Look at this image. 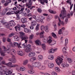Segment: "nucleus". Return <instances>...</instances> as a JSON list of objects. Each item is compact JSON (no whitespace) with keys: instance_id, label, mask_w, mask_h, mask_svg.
<instances>
[{"instance_id":"47","label":"nucleus","mask_w":75,"mask_h":75,"mask_svg":"<svg viewBox=\"0 0 75 75\" xmlns=\"http://www.w3.org/2000/svg\"><path fill=\"white\" fill-rule=\"evenodd\" d=\"M20 12L18 11H16V16L17 17H19V14H20Z\"/></svg>"},{"instance_id":"63","label":"nucleus","mask_w":75,"mask_h":75,"mask_svg":"<svg viewBox=\"0 0 75 75\" xmlns=\"http://www.w3.org/2000/svg\"><path fill=\"white\" fill-rule=\"evenodd\" d=\"M20 35H21L22 36H23V35H24V33L23 32H21L20 33Z\"/></svg>"},{"instance_id":"58","label":"nucleus","mask_w":75,"mask_h":75,"mask_svg":"<svg viewBox=\"0 0 75 75\" xmlns=\"http://www.w3.org/2000/svg\"><path fill=\"white\" fill-rule=\"evenodd\" d=\"M6 25V27L7 28H10V27H11V26H10L9 25V24L8 23L7 25Z\"/></svg>"},{"instance_id":"21","label":"nucleus","mask_w":75,"mask_h":75,"mask_svg":"<svg viewBox=\"0 0 75 75\" xmlns=\"http://www.w3.org/2000/svg\"><path fill=\"white\" fill-rule=\"evenodd\" d=\"M18 55H20V56H23V55L24 54V53H23V51H20L18 52Z\"/></svg>"},{"instance_id":"14","label":"nucleus","mask_w":75,"mask_h":75,"mask_svg":"<svg viewBox=\"0 0 75 75\" xmlns=\"http://www.w3.org/2000/svg\"><path fill=\"white\" fill-rule=\"evenodd\" d=\"M21 39H22L21 41H22L23 40H24L25 41V43H27L28 40H27V39H28V37L27 36H21L20 37Z\"/></svg>"},{"instance_id":"42","label":"nucleus","mask_w":75,"mask_h":75,"mask_svg":"<svg viewBox=\"0 0 75 75\" xmlns=\"http://www.w3.org/2000/svg\"><path fill=\"white\" fill-rule=\"evenodd\" d=\"M39 26H40V25L37 24L35 28V30L36 31H38L39 30Z\"/></svg>"},{"instance_id":"31","label":"nucleus","mask_w":75,"mask_h":75,"mask_svg":"<svg viewBox=\"0 0 75 75\" xmlns=\"http://www.w3.org/2000/svg\"><path fill=\"white\" fill-rule=\"evenodd\" d=\"M19 70L21 71H25V68L24 67H20Z\"/></svg>"},{"instance_id":"46","label":"nucleus","mask_w":75,"mask_h":75,"mask_svg":"<svg viewBox=\"0 0 75 75\" xmlns=\"http://www.w3.org/2000/svg\"><path fill=\"white\" fill-rule=\"evenodd\" d=\"M39 23H43L44 22H43V20L42 19H39L37 21Z\"/></svg>"},{"instance_id":"62","label":"nucleus","mask_w":75,"mask_h":75,"mask_svg":"<svg viewBox=\"0 0 75 75\" xmlns=\"http://www.w3.org/2000/svg\"><path fill=\"white\" fill-rule=\"evenodd\" d=\"M54 28L55 31H56V30H57V25L56 24H55L54 25Z\"/></svg>"},{"instance_id":"29","label":"nucleus","mask_w":75,"mask_h":75,"mask_svg":"<svg viewBox=\"0 0 75 75\" xmlns=\"http://www.w3.org/2000/svg\"><path fill=\"white\" fill-rule=\"evenodd\" d=\"M13 44L15 46H18V48L20 47V44H18L16 42H14Z\"/></svg>"},{"instance_id":"26","label":"nucleus","mask_w":75,"mask_h":75,"mask_svg":"<svg viewBox=\"0 0 75 75\" xmlns=\"http://www.w3.org/2000/svg\"><path fill=\"white\" fill-rule=\"evenodd\" d=\"M12 72H13V71L12 70L9 71H6L5 72V74L6 75H9V74H12Z\"/></svg>"},{"instance_id":"53","label":"nucleus","mask_w":75,"mask_h":75,"mask_svg":"<svg viewBox=\"0 0 75 75\" xmlns=\"http://www.w3.org/2000/svg\"><path fill=\"white\" fill-rule=\"evenodd\" d=\"M68 61L69 63H71L72 62V60L70 58H68Z\"/></svg>"},{"instance_id":"27","label":"nucleus","mask_w":75,"mask_h":75,"mask_svg":"<svg viewBox=\"0 0 75 75\" xmlns=\"http://www.w3.org/2000/svg\"><path fill=\"white\" fill-rule=\"evenodd\" d=\"M35 59H36V58H35L32 57L30 59V62H34Z\"/></svg>"},{"instance_id":"24","label":"nucleus","mask_w":75,"mask_h":75,"mask_svg":"<svg viewBox=\"0 0 75 75\" xmlns=\"http://www.w3.org/2000/svg\"><path fill=\"white\" fill-rule=\"evenodd\" d=\"M35 44L36 45H39L40 44H41V42H40V40H37L35 41Z\"/></svg>"},{"instance_id":"9","label":"nucleus","mask_w":75,"mask_h":75,"mask_svg":"<svg viewBox=\"0 0 75 75\" xmlns=\"http://www.w3.org/2000/svg\"><path fill=\"white\" fill-rule=\"evenodd\" d=\"M3 57H0V69H1L3 67H5L4 66H3L2 64H4V65H6V64L5 61H3L1 62V60H2Z\"/></svg>"},{"instance_id":"33","label":"nucleus","mask_w":75,"mask_h":75,"mask_svg":"<svg viewBox=\"0 0 75 75\" xmlns=\"http://www.w3.org/2000/svg\"><path fill=\"white\" fill-rule=\"evenodd\" d=\"M44 33V31H42L40 33V37L41 38H43L44 37V35H43Z\"/></svg>"},{"instance_id":"38","label":"nucleus","mask_w":75,"mask_h":75,"mask_svg":"<svg viewBox=\"0 0 75 75\" xmlns=\"http://www.w3.org/2000/svg\"><path fill=\"white\" fill-rule=\"evenodd\" d=\"M69 5L71 6L70 7V10H71L72 9V7H73V5L74 4H72V2L71 1V0L70 1L69 3ZM72 4V5H71Z\"/></svg>"},{"instance_id":"35","label":"nucleus","mask_w":75,"mask_h":75,"mask_svg":"<svg viewBox=\"0 0 75 75\" xmlns=\"http://www.w3.org/2000/svg\"><path fill=\"white\" fill-rule=\"evenodd\" d=\"M42 48H43L44 50H46V46L44 44H42Z\"/></svg>"},{"instance_id":"23","label":"nucleus","mask_w":75,"mask_h":75,"mask_svg":"<svg viewBox=\"0 0 75 75\" xmlns=\"http://www.w3.org/2000/svg\"><path fill=\"white\" fill-rule=\"evenodd\" d=\"M37 24V22L35 21H33L31 23V25L32 26H35Z\"/></svg>"},{"instance_id":"43","label":"nucleus","mask_w":75,"mask_h":75,"mask_svg":"<svg viewBox=\"0 0 75 75\" xmlns=\"http://www.w3.org/2000/svg\"><path fill=\"white\" fill-rule=\"evenodd\" d=\"M67 50V49L65 47H64L62 49V51L64 54H65L66 53V51Z\"/></svg>"},{"instance_id":"12","label":"nucleus","mask_w":75,"mask_h":75,"mask_svg":"<svg viewBox=\"0 0 75 75\" xmlns=\"http://www.w3.org/2000/svg\"><path fill=\"white\" fill-rule=\"evenodd\" d=\"M12 57V59H8V61L12 62L13 63H16V58H15V57L13 55Z\"/></svg>"},{"instance_id":"19","label":"nucleus","mask_w":75,"mask_h":75,"mask_svg":"<svg viewBox=\"0 0 75 75\" xmlns=\"http://www.w3.org/2000/svg\"><path fill=\"white\" fill-rule=\"evenodd\" d=\"M21 21L22 23H25L27 22V19L25 18H22L21 19Z\"/></svg>"},{"instance_id":"17","label":"nucleus","mask_w":75,"mask_h":75,"mask_svg":"<svg viewBox=\"0 0 75 75\" xmlns=\"http://www.w3.org/2000/svg\"><path fill=\"white\" fill-rule=\"evenodd\" d=\"M9 10V8H6L4 9L2 11V14L3 15H5L7 11Z\"/></svg>"},{"instance_id":"11","label":"nucleus","mask_w":75,"mask_h":75,"mask_svg":"<svg viewBox=\"0 0 75 75\" xmlns=\"http://www.w3.org/2000/svg\"><path fill=\"white\" fill-rule=\"evenodd\" d=\"M31 50V45L30 44H29L27 45V46L26 47V49L25 50V52L28 53Z\"/></svg>"},{"instance_id":"1","label":"nucleus","mask_w":75,"mask_h":75,"mask_svg":"<svg viewBox=\"0 0 75 75\" xmlns=\"http://www.w3.org/2000/svg\"><path fill=\"white\" fill-rule=\"evenodd\" d=\"M3 47L4 49V51H3L1 48H0V52L1 55L3 57L5 56L4 52H7L8 54H11V55H13V54H15L16 52V50L14 49H12L10 50L9 49H7L5 46H3Z\"/></svg>"},{"instance_id":"16","label":"nucleus","mask_w":75,"mask_h":75,"mask_svg":"<svg viewBox=\"0 0 75 75\" xmlns=\"http://www.w3.org/2000/svg\"><path fill=\"white\" fill-rule=\"evenodd\" d=\"M70 18V14H68L66 16V18L65 19V24H67V23L68 22V18Z\"/></svg>"},{"instance_id":"52","label":"nucleus","mask_w":75,"mask_h":75,"mask_svg":"<svg viewBox=\"0 0 75 75\" xmlns=\"http://www.w3.org/2000/svg\"><path fill=\"white\" fill-rule=\"evenodd\" d=\"M71 30L72 32H74L75 31V28L74 27H72L71 28Z\"/></svg>"},{"instance_id":"15","label":"nucleus","mask_w":75,"mask_h":75,"mask_svg":"<svg viewBox=\"0 0 75 75\" xmlns=\"http://www.w3.org/2000/svg\"><path fill=\"white\" fill-rule=\"evenodd\" d=\"M8 23L9 24V25L11 26V27L14 26V25H16V23H15L14 21H11L9 22Z\"/></svg>"},{"instance_id":"5","label":"nucleus","mask_w":75,"mask_h":75,"mask_svg":"<svg viewBox=\"0 0 75 75\" xmlns=\"http://www.w3.org/2000/svg\"><path fill=\"white\" fill-rule=\"evenodd\" d=\"M62 61H63V59L60 57H57V58L55 60L57 64L58 65H59L60 64L62 63Z\"/></svg>"},{"instance_id":"50","label":"nucleus","mask_w":75,"mask_h":75,"mask_svg":"<svg viewBox=\"0 0 75 75\" xmlns=\"http://www.w3.org/2000/svg\"><path fill=\"white\" fill-rule=\"evenodd\" d=\"M68 40L67 39H66L65 40V45H67V44H68Z\"/></svg>"},{"instance_id":"25","label":"nucleus","mask_w":75,"mask_h":75,"mask_svg":"<svg viewBox=\"0 0 75 75\" xmlns=\"http://www.w3.org/2000/svg\"><path fill=\"white\" fill-rule=\"evenodd\" d=\"M35 55V53L34 52H30L29 53L28 56L30 57H34Z\"/></svg>"},{"instance_id":"37","label":"nucleus","mask_w":75,"mask_h":75,"mask_svg":"<svg viewBox=\"0 0 75 75\" xmlns=\"http://www.w3.org/2000/svg\"><path fill=\"white\" fill-rule=\"evenodd\" d=\"M69 5L71 6L70 7V10H71L72 9V7H73V5L74 4H72V2L71 1V0L70 1L69 3ZM72 4V5H71Z\"/></svg>"},{"instance_id":"32","label":"nucleus","mask_w":75,"mask_h":75,"mask_svg":"<svg viewBox=\"0 0 75 75\" xmlns=\"http://www.w3.org/2000/svg\"><path fill=\"white\" fill-rule=\"evenodd\" d=\"M55 71L57 72H60V69L59 68L57 67H56L55 68Z\"/></svg>"},{"instance_id":"40","label":"nucleus","mask_w":75,"mask_h":75,"mask_svg":"<svg viewBox=\"0 0 75 75\" xmlns=\"http://www.w3.org/2000/svg\"><path fill=\"white\" fill-rule=\"evenodd\" d=\"M24 31L25 33H29V31H30V30H28L27 28H24Z\"/></svg>"},{"instance_id":"10","label":"nucleus","mask_w":75,"mask_h":75,"mask_svg":"<svg viewBox=\"0 0 75 75\" xmlns=\"http://www.w3.org/2000/svg\"><path fill=\"white\" fill-rule=\"evenodd\" d=\"M49 39L48 40L47 42L48 44H51V42H52L51 45H54V44H56V41L55 40H54L52 41V38L50 36H49Z\"/></svg>"},{"instance_id":"36","label":"nucleus","mask_w":75,"mask_h":75,"mask_svg":"<svg viewBox=\"0 0 75 75\" xmlns=\"http://www.w3.org/2000/svg\"><path fill=\"white\" fill-rule=\"evenodd\" d=\"M28 72L29 74H33L34 73V71L31 70H29L28 71Z\"/></svg>"},{"instance_id":"61","label":"nucleus","mask_w":75,"mask_h":75,"mask_svg":"<svg viewBox=\"0 0 75 75\" xmlns=\"http://www.w3.org/2000/svg\"><path fill=\"white\" fill-rule=\"evenodd\" d=\"M0 74L1 75H5V73L4 72L0 71Z\"/></svg>"},{"instance_id":"22","label":"nucleus","mask_w":75,"mask_h":75,"mask_svg":"<svg viewBox=\"0 0 75 75\" xmlns=\"http://www.w3.org/2000/svg\"><path fill=\"white\" fill-rule=\"evenodd\" d=\"M54 64L53 63H50L48 64V66L49 67V68H53V67H54Z\"/></svg>"},{"instance_id":"6","label":"nucleus","mask_w":75,"mask_h":75,"mask_svg":"<svg viewBox=\"0 0 75 75\" xmlns=\"http://www.w3.org/2000/svg\"><path fill=\"white\" fill-rule=\"evenodd\" d=\"M24 5H23V6H22L20 5V4H19L18 6H16L17 8H20L19 7H21V9L20 10V9H19V10L18 11L19 12V13H20V14H22L24 10Z\"/></svg>"},{"instance_id":"30","label":"nucleus","mask_w":75,"mask_h":75,"mask_svg":"<svg viewBox=\"0 0 75 75\" xmlns=\"http://www.w3.org/2000/svg\"><path fill=\"white\" fill-rule=\"evenodd\" d=\"M43 58V57H42V56L39 55L38 57V59L39 61H41Z\"/></svg>"},{"instance_id":"48","label":"nucleus","mask_w":75,"mask_h":75,"mask_svg":"<svg viewBox=\"0 0 75 75\" xmlns=\"http://www.w3.org/2000/svg\"><path fill=\"white\" fill-rule=\"evenodd\" d=\"M37 11L39 12V13H42V10H41V8H38L37 9Z\"/></svg>"},{"instance_id":"44","label":"nucleus","mask_w":75,"mask_h":75,"mask_svg":"<svg viewBox=\"0 0 75 75\" xmlns=\"http://www.w3.org/2000/svg\"><path fill=\"white\" fill-rule=\"evenodd\" d=\"M17 28H20V25H18L16 26L15 27V28L16 31H17Z\"/></svg>"},{"instance_id":"49","label":"nucleus","mask_w":75,"mask_h":75,"mask_svg":"<svg viewBox=\"0 0 75 75\" xmlns=\"http://www.w3.org/2000/svg\"><path fill=\"white\" fill-rule=\"evenodd\" d=\"M48 18L49 19V20H51V19H52V16L51 15H50L48 16Z\"/></svg>"},{"instance_id":"3","label":"nucleus","mask_w":75,"mask_h":75,"mask_svg":"<svg viewBox=\"0 0 75 75\" xmlns=\"http://www.w3.org/2000/svg\"><path fill=\"white\" fill-rule=\"evenodd\" d=\"M63 10L61 12V14L63 15H62L61 14L60 15V17L61 19L64 20L65 17V14H66V10L65 9L64 7H62Z\"/></svg>"},{"instance_id":"55","label":"nucleus","mask_w":75,"mask_h":75,"mask_svg":"<svg viewBox=\"0 0 75 75\" xmlns=\"http://www.w3.org/2000/svg\"><path fill=\"white\" fill-rule=\"evenodd\" d=\"M6 3H7L8 4H9L11 2V0H7L6 1Z\"/></svg>"},{"instance_id":"57","label":"nucleus","mask_w":75,"mask_h":75,"mask_svg":"<svg viewBox=\"0 0 75 75\" xmlns=\"http://www.w3.org/2000/svg\"><path fill=\"white\" fill-rule=\"evenodd\" d=\"M40 17L41 20H44L45 19V17L42 16V15L40 16Z\"/></svg>"},{"instance_id":"34","label":"nucleus","mask_w":75,"mask_h":75,"mask_svg":"<svg viewBox=\"0 0 75 75\" xmlns=\"http://www.w3.org/2000/svg\"><path fill=\"white\" fill-rule=\"evenodd\" d=\"M48 58L49 59L52 60L54 59V56L52 55H49L48 57Z\"/></svg>"},{"instance_id":"13","label":"nucleus","mask_w":75,"mask_h":75,"mask_svg":"<svg viewBox=\"0 0 75 75\" xmlns=\"http://www.w3.org/2000/svg\"><path fill=\"white\" fill-rule=\"evenodd\" d=\"M39 2H40V4L42 5H45V3L48 4V0H38Z\"/></svg>"},{"instance_id":"45","label":"nucleus","mask_w":75,"mask_h":75,"mask_svg":"<svg viewBox=\"0 0 75 75\" xmlns=\"http://www.w3.org/2000/svg\"><path fill=\"white\" fill-rule=\"evenodd\" d=\"M28 62V60H25L23 63V65H26V64H27V63Z\"/></svg>"},{"instance_id":"64","label":"nucleus","mask_w":75,"mask_h":75,"mask_svg":"<svg viewBox=\"0 0 75 75\" xmlns=\"http://www.w3.org/2000/svg\"><path fill=\"white\" fill-rule=\"evenodd\" d=\"M72 75H75V71H73L72 72Z\"/></svg>"},{"instance_id":"2","label":"nucleus","mask_w":75,"mask_h":75,"mask_svg":"<svg viewBox=\"0 0 75 75\" xmlns=\"http://www.w3.org/2000/svg\"><path fill=\"white\" fill-rule=\"evenodd\" d=\"M32 67L35 68H38L39 69H42V65L41 63L39 62L33 63L32 64Z\"/></svg>"},{"instance_id":"18","label":"nucleus","mask_w":75,"mask_h":75,"mask_svg":"<svg viewBox=\"0 0 75 75\" xmlns=\"http://www.w3.org/2000/svg\"><path fill=\"white\" fill-rule=\"evenodd\" d=\"M59 23L58 24V26H60L61 25V24H62V25H64V22L63 21H61V19H59Z\"/></svg>"},{"instance_id":"20","label":"nucleus","mask_w":75,"mask_h":75,"mask_svg":"<svg viewBox=\"0 0 75 75\" xmlns=\"http://www.w3.org/2000/svg\"><path fill=\"white\" fill-rule=\"evenodd\" d=\"M57 50V48L53 49H51L49 50V52L51 53V54H52V53H54L55 51H56Z\"/></svg>"},{"instance_id":"60","label":"nucleus","mask_w":75,"mask_h":75,"mask_svg":"<svg viewBox=\"0 0 75 75\" xmlns=\"http://www.w3.org/2000/svg\"><path fill=\"white\" fill-rule=\"evenodd\" d=\"M52 75H57V74L55 71L52 72Z\"/></svg>"},{"instance_id":"59","label":"nucleus","mask_w":75,"mask_h":75,"mask_svg":"<svg viewBox=\"0 0 75 75\" xmlns=\"http://www.w3.org/2000/svg\"><path fill=\"white\" fill-rule=\"evenodd\" d=\"M68 32H64L63 33V34L64 35H68Z\"/></svg>"},{"instance_id":"28","label":"nucleus","mask_w":75,"mask_h":75,"mask_svg":"<svg viewBox=\"0 0 75 75\" xmlns=\"http://www.w3.org/2000/svg\"><path fill=\"white\" fill-rule=\"evenodd\" d=\"M49 11L50 13H52V14H56V13H57V12L56 11H53V10L51 9H49Z\"/></svg>"},{"instance_id":"51","label":"nucleus","mask_w":75,"mask_h":75,"mask_svg":"<svg viewBox=\"0 0 75 75\" xmlns=\"http://www.w3.org/2000/svg\"><path fill=\"white\" fill-rule=\"evenodd\" d=\"M33 38H34V35L32 34L30 35L29 38L30 40H32Z\"/></svg>"},{"instance_id":"56","label":"nucleus","mask_w":75,"mask_h":75,"mask_svg":"<svg viewBox=\"0 0 75 75\" xmlns=\"http://www.w3.org/2000/svg\"><path fill=\"white\" fill-rule=\"evenodd\" d=\"M62 66L63 68H65L66 67V64H62Z\"/></svg>"},{"instance_id":"4","label":"nucleus","mask_w":75,"mask_h":75,"mask_svg":"<svg viewBox=\"0 0 75 75\" xmlns=\"http://www.w3.org/2000/svg\"><path fill=\"white\" fill-rule=\"evenodd\" d=\"M32 3L31 0H29L28 4H26V7H27L28 8H30V10H31L33 8H35V6H32L31 7V5H32Z\"/></svg>"},{"instance_id":"41","label":"nucleus","mask_w":75,"mask_h":75,"mask_svg":"<svg viewBox=\"0 0 75 75\" xmlns=\"http://www.w3.org/2000/svg\"><path fill=\"white\" fill-rule=\"evenodd\" d=\"M52 35L53 37L54 38H57V35H55V33H52Z\"/></svg>"},{"instance_id":"54","label":"nucleus","mask_w":75,"mask_h":75,"mask_svg":"<svg viewBox=\"0 0 75 75\" xmlns=\"http://www.w3.org/2000/svg\"><path fill=\"white\" fill-rule=\"evenodd\" d=\"M62 33V31L61 30V29H59L58 31V34L60 35Z\"/></svg>"},{"instance_id":"39","label":"nucleus","mask_w":75,"mask_h":75,"mask_svg":"<svg viewBox=\"0 0 75 75\" xmlns=\"http://www.w3.org/2000/svg\"><path fill=\"white\" fill-rule=\"evenodd\" d=\"M25 10L26 11H27L26 13L27 14H28L29 13H30V10L29 9H28V8H25Z\"/></svg>"},{"instance_id":"8","label":"nucleus","mask_w":75,"mask_h":75,"mask_svg":"<svg viewBox=\"0 0 75 75\" xmlns=\"http://www.w3.org/2000/svg\"><path fill=\"white\" fill-rule=\"evenodd\" d=\"M12 63L11 62H9L8 63H6V65L8 66L10 68H16V67H18L19 66L16 64H13L11 65Z\"/></svg>"},{"instance_id":"7","label":"nucleus","mask_w":75,"mask_h":75,"mask_svg":"<svg viewBox=\"0 0 75 75\" xmlns=\"http://www.w3.org/2000/svg\"><path fill=\"white\" fill-rule=\"evenodd\" d=\"M40 28L41 30L42 31L45 30V31L47 33H48V32H49V28H48V27L47 26H44L43 25H42L41 27Z\"/></svg>"}]
</instances>
